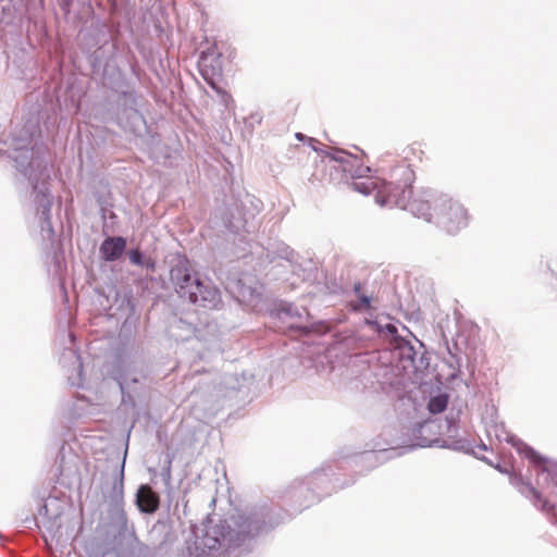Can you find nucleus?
<instances>
[{"instance_id": "1a4fd4ad", "label": "nucleus", "mask_w": 557, "mask_h": 557, "mask_svg": "<svg viewBox=\"0 0 557 557\" xmlns=\"http://www.w3.org/2000/svg\"><path fill=\"white\" fill-rule=\"evenodd\" d=\"M125 248V238L120 236L108 237L102 242L100 246V252L106 261H115L123 255Z\"/></svg>"}, {"instance_id": "f8f14e48", "label": "nucleus", "mask_w": 557, "mask_h": 557, "mask_svg": "<svg viewBox=\"0 0 557 557\" xmlns=\"http://www.w3.org/2000/svg\"><path fill=\"white\" fill-rule=\"evenodd\" d=\"M360 301H361L363 308H369L370 307V298L369 297L362 296L360 298Z\"/></svg>"}, {"instance_id": "423d86ee", "label": "nucleus", "mask_w": 557, "mask_h": 557, "mask_svg": "<svg viewBox=\"0 0 557 557\" xmlns=\"http://www.w3.org/2000/svg\"><path fill=\"white\" fill-rule=\"evenodd\" d=\"M513 484L518 487L519 492L525 497L532 499L534 506L540 508L542 511L547 515L554 513L556 509V504L550 502L549 499H545L542 497L541 493L533 487L530 483L523 482L521 478L517 479Z\"/></svg>"}, {"instance_id": "ddd939ff", "label": "nucleus", "mask_w": 557, "mask_h": 557, "mask_svg": "<svg viewBox=\"0 0 557 557\" xmlns=\"http://www.w3.org/2000/svg\"><path fill=\"white\" fill-rule=\"evenodd\" d=\"M296 136H297L299 139H301V138H302V135H301V134H299V133H298Z\"/></svg>"}, {"instance_id": "0eeeda50", "label": "nucleus", "mask_w": 557, "mask_h": 557, "mask_svg": "<svg viewBox=\"0 0 557 557\" xmlns=\"http://www.w3.org/2000/svg\"><path fill=\"white\" fill-rule=\"evenodd\" d=\"M523 455L532 463L539 467L542 472L547 473L553 483L557 486V462L541 456L537 451L529 446L524 447Z\"/></svg>"}, {"instance_id": "9b49d317", "label": "nucleus", "mask_w": 557, "mask_h": 557, "mask_svg": "<svg viewBox=\"0 0 557 557\" xmlns=\"http://www.w3.org/2000/svg\"><path fill=\"white\" fill-rule=\"evenodd\" d=\"M128 257H129V261L133 264H136V265H143L144 264L143 255H141V252L138 249L131 250L129 253H128Z\"/></svg>"}, {"instance_id": "7ed1b4c3", "label": "nucleus", "mask_w": 557, "mask_h": 557, "mask_svg": "<svg viewBox=\"0 0 557 557\" xmlns=\"http://www.w3.org/2000/svg\"><path fill=\"white\" fill-rule=\"evenodd\" d=\"M195 289L187 298L190 302L205 308L216 309L221 304L220 290L210 285H205L198 277L194 280Z\"/></svg>"}, {"instance_id": "39448f33", "label": "nucleus", "mask_w": 557, "mask_h": 557, "mask_svg": "<svg viewBox=\"0 0 557 557\" xmlns=\"http://www.w3.org/2000/svg\"><path fill=\"white\" fill-rule=\"evenodd\" d=\"M423 157H424V151L422 149V146L420 143H412L408 146H406L403 150H401V158L403 160L405 161H408V164L407 165H397L395 166L392 172H391V175H389V181H385L383 178H380V177H373V176H368V177H361V178H358L356 181H354L351 183V188L355 190L354 188V183L356 182H360V181H364V180H368V178H375V180H379L381 182H384L385 184L389 185L391 182H392V175L394 172H396L398 169L400 168H410L413 172L414 170L412 169V166L417 163V162H421L423 160Z\"/></svg>"}, {"instance_id": "f257e3e1", "label": "nucleus", "mask_w": 557, "mask_h": 557, "mask_svg": "<svg viewBox=\"0 0 557 557\" xmlns=\"http://www.w3.org/2000/svg\"><path fill=\"white\" fill-rule=\"evenodd\" d=\"M389 185L375 178L354 183L356 191L373 195L380 206H396L409 209L412 214L436 226L448 235H457L470 224V214L462 203L447 195H437L430 188L416 194L412 184L416 173L410 168H400L392 175Z\"/></svg>"}, {"instance_id": "f03ea898", "label": "nucleus", "mask_w": 557, "mask_h": 557, "mask_svg": "<svg viewBox=\"0 0 557 557\" xmlns=\"http://www.w3.org/2000/svg\"><path fill=\"white\" fill-rule=\"evenodd\" d=\"M199 70L203 79L216 91L218 83L223 75L222 53L213 46L202 51L199 62Z\"/></svg>"}, {"instance_id": "6e6552de", "label": "nucleus", "mask_w": 557, "mask_h": 557, "mask_svg": "<svg viewBox=\"0 0 557 557\" xmlns=\"http://www.w3.org/2000/svg\"><path fill=\"white\" fill-rule=\"evenodd\" d=\"M136 503L143 512L152 513L160 506V497L151 486L141 485L137 491Z\"/></svg>"}, {"instance_id": "20e7f679", "label": "nucleus", "mask_w": 557, "mask_h": 557, "mask_svg": "<svg viewBox=\"0 0 557 557\" xmlns=\"http://www.w3.org/2000/svg\"><path fill=\"white\" fill-rule=\"evenodd\" d=\"M170 276L176 293L183 298H188L195 289L194 280L196 278H193L188 264L185 262L174 265L171 269Z\"/></svg>"}, {"instance_id": "9d476101", "label": "nucleus", "mask_w": 557, "mask_h": 557, "mask_svg": "<svg viewBox=\"0 0 557 557\" xmlns=\"http://www.w3.org/2000/svg\"><path fill=\"white\" fill-rule=\"evenodd\" d=\"M447 407V396L446 395H438L435 397H432L429 401L428 408L430 412L432 413H441L443 412Z\"/></svg>"}]
</instances>
